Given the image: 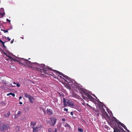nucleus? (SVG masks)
Segmentation results:
<instances>
[{"label": "nucleus", "instance_id": "nucleus-5", "mask_svg": "<svg viewBox=\"0 0 132 132\" xmlns=\"http://www.w3.org/2000/svg\"><path fill=\"white\" fill-rule=\"evenodd\" d=\"M24 96L26 98H28L29 101L31 103H33V101L35 99V98L33 97L32 96L30 95H29L26 93L24 94Z\"/></svg>", "mask_w": 132, "mask_h": 132}, {"label": "nucleus", "instance_id": "nucleus-2", "mask_svg": "<svg viewBox=\"0 0 132 132\" xmlns=\"http://www.w3.org/2000/svg\"><path fill=\"white\" fill-rule=\"evenodd\" d=\"M63 104L64 107L68 106L71 108H73L74 106V103L73 101L67 99L65 100L64 98H63Z\"/></svg>", "mask_w": 132, "mask_h": 132}, {"label": "nucleus", "instance_id": "nucleus-16", "mask_svg": "<svg viewBox=\"0 0 132 132\" xmlns=\"http://www.w3.org/2000/svg\"><path fill=\"white\" fill-rule=\"evenodd\" d=\"M114 132H120V130L118 129H114Z\"/></svg>", "mask_w": 132, "mask_h": 132}, {"label": "nucleus", "instance_id": "nucleus-24", "mask_svg": "<svg viewBox=\"0 0 132 132\" xmlns=\"http://www.w3.org/2000/svg\"><path fill=\"white\" fill-rule=\"evenodd\" d=\"M106 110H107V111H108V113L109 114H110V113H109V111H110V110H109V109H108V108H107V109H106Z\"/></svg>", "mask_w": 132, "mask_h": 132}, {"label": "nucleus", "instance_id": "nucleus-4", "mask_svg": "<svg viewBox=\"0 0 132 132\" xmlns=\"http://www.w3.org/2000/svg\"><path fill=\"white\" fill-rule=\"evenodd\" d=\"M113 120L114 121L116 122L117 123V125L116 123L114 122H113L111 123V126L114 129H117V127L120 128L119 125V122H120L114 117H113Z\"/></svg>", "mask_w": 132, "mask_h": 132}, {"label": "nucleus", "instance_id": "nucleus-15", "mask_svg": "<svg viewBox=\"0 0 132 132\" xmlns=\"http://www.w3.org/2000/svg\"><path fill=\"white\" fill-rule=\"evenodd\" d=\"M10 95H12L13 97H14L15 96V95L14 93H10L9 94H7V96H9Z\"/></svg>", "mask_w": 132, "mask_h": 132}, {"label": "nucleus", "instance_id": "nucleus-13", "mask_svg": "<svg viewBox=\"0 0 132 132\" xmlns=\"http://www.w3.org/2000/svg\"><path fill=\"white\" fill-rule=\"evenodd\" d=\"M10 54H11L10 53L9 54L7 53L6 55V56L7 57H8L9 58H10V59L11 60H14L10 56Z\"/></svg>", "mask_w": 132, "mask_h": 132}, {"label": "nucleus", "instance_id": "nucleus-38", "mask_svg": "<svg viewBox=\"0 0 132 132\" xmlns=\"http://www.w3.org/2000/svg\"><path fill=\"white\" fill-rule=\"evenodd\" d=\"M22 38V39H23V37H21Z\"/></svg>", "mask_w": 132, "mask_h": 132}, {"label": "nucleus", "instance_id": "nucleus-34", "mask_svg": "<svg viewBox=\"0 0 132 132\" xmlns=\"http://www.w3.org/2000/svg\"><path fill=\"white\" fill-rule=\"evenodd\" d=\"M22 98V97H21V96H20V97H19V99H21V98Z\"/></svg>", "mask_w": 132, "mask_h": 132}, {"label": "nucleus", "instance_id": "nucleus-29", "mask_svg": "<svg viewBox=\"0 0 132 132\" xmlns=\"http://www.w3.org/2000/svg\"><path fill=\"white\" fill-rule=\"evenodd\" d=\"M70 113L72 116H73V113L72 112H71Z\"/></svg>", "mask_w": 132, "mask_h": 132}, {"label": "nucleus", "instance_id": "nucleus-1", "mask_svg": "<svg viewBox=\"0 0 132 132\" xmlns=\"http://www.w3.org/2000/svg\"><path fill=\"white\" fill-rule=\"evenodd\" d=\"M22 59L25 60V62H26L27 64H28L31 67H35L40 70H42L46 71H47L48 70H52L51 68H49L48 67L45 66L44 64H38L36 62L31 63L27 60H25L23 59Z\"/></svg>", "mask_w": 132, "mask_h": 132}, {"label": "nucleus", "instance_id": "nucleus-32", "mask_svg": "<svg viewBox=\"0 0 132 132\" xmlns=\"http://www.w3.org/2000/svg\"><path fill=\"white\" fill-rule=\"evenodd\" d=\"M19 104H22V102H20V103H19Z\"/></svg>", "mask_w": 132, "mask_h": 132}, {"label": "nucleus", "instance_id": "nucleus-14", "mask_svg": "<svg viewBox=\"0 0 132 132\" xmlns=\"http://www.w3.org/2000/svg\"><path fill=\"white\" fill-rule=\"evenodd\" d=\"M13 84H16L17 87H19L20 86V84L18 82H17L16 83H15V82H13Z\"/></svg>", "mask_w": 132, "mask_h": 132}, {"label": "nucleus", "instance_id": "nucleus-18", "mask_svg": "<svg viewBox=\"0 0 132 132\" xmlns=\"http://www.w3.org/2000/svg\"><path fill=\"white\" fill-rule=\"evenodd\" d=\"M0 11L1 12H2V13L3 12H4V9L3 8H1L0 9Z\"/></svg>", "mask_w": 132, "mask_h": 132}, {"label": "nucleus", "instance_id": "nucleus-23", "mask_svg": "<svg viewBox=\"0 0 132 132\" xmlns=\"http://www.w3.org/2000/svg\"><path fill=\"white\" fill-rule=\"evenodd\" d=\"M109 112L110 113V114H109L111 116L112 115V113L110 111H109Z\"/></svg>", "mask_w": 132, "mask_h": 132}, {"label": "nucleus", "instance_id": "nucleus-41", "mask_svg": "<svg viewBox=\"0 0 132 132\" xmlns=\"http://www.w3.org/2000/svg\"><path fill=\"white\" fill-rule=\"evenodd\" d=\"M51 75V76H52V75Z\"/></svg>", "mask_w": 132, "mask_h": 132}, {"label": "nucleus", "instance_id": "nucleus-26", "mask_svg": "<svg viewBox=\"0 0 132 132\" xmlns=\"http://www.w3.org/2000/svg\"><path fill=\"white\" fill-rule=\"evenodd\" d=\"M9 86H11H11L14 87V86H15V85H13L11 84H10L9 85Z\"/></svg>", "mask_w": 132, "mask_h": 132}, {"label": "nucleus", "instance_id": "nucleus-3", "mask_svg": "<svg viewBox=\"0 0 132 132\" xmlns=\"http://www.w3.org/2000/svg\"><path fill=\"white\" fill-rule=\"evenodd\" d=\"M54 72H53L52 73L51 72H49L52 73L54 75L55 74L56 75V73H58L59 74L61 75H62V76L64 78H63V79L67 82L68 83H70L71 82L72 80L71 78L65 75H64L62 73L58 71L54 70Z\"/></svg>", "mask_w": 132, "mask_h": 132}, {"label": "nucleus", "instance_id": "nucleus-17", "mask_svg": "<svg viewBox=\"0 0 132 132\" xmlns=\"http://www.w3.org/2000/svg\"><path fill=\"white\" fill-rule=\"evenodd\" d=\"M5 13L4 12H0V15L2 16H4L5 14Z\"/></svg>", "mask_w": 132, "mask_h": 132}, {"label": "nucleus", "instance_id": "nucleus-6", "mask_svg": "<svg viewBox=\"0 0 132 132\" xmlns=\"http://www.w3.org/2000/svg\"><path fill=\"white\" fill-rule=\"evenodd\" d=\"M83 91L85 92L84 90ZM84 93L85 96L82 95V97L84 98L85 99H89L91 100H93V98L92 96L86 93L85 92H84Z\"/></svg>", "mask_w": 132, "mask_h": 132}, {"label": "nucleus", "instance_id": "nucleus-22", "mask_svg": "<svg viewBox=\"0 0 132 132\" xmlns=\"http://www.w3.org/2000/svg\"><path fill=\"white\" fill-rule=\"evenodd\" d=\"M1 30H3L4 31V32H5V33H6V32H8V30H3V29H1Z\"/></svg>", "mask_w": 132, "mask_h": 132}, {"label": "nucleus", "instance_id": "nucleus-9", "mask_svg": "<svg viewBox=\"0 0 132 132\" xmlns=\"http://www.w3.org/2000/svg\"><path fill=\"white\" fill-rule=\"evenodd\" d=\"M47 113L48 115H50L52 114L53 113L51 110L49 109L47 110Z\"/></svg>", "mask_w": 132, "mask_h": 132}, {"label": "nucleus", "instance_id": "nucleus-19", "mask_svg": "<svg viewBox=\"0 0 132 132\" xmlns=\"http://www.w3.org/2000/svg\"><path fill=\"white\" fill-rule=\"evenodd\" d=\"M52 129L51 128H50L48 130V131L49 132H52Z\"/></svg>", "mask_w": 132, "mask_h": 132}, {"label": "nucleus", "instance_id": "nucleus-28", "mask_svg": "<svg viewBox=\"0 0 132 132\" xmlns=\"http://www.w3.org/2000/svg\"><path fill=\"white\" fill-rule=\"evenodd\" d=\"M6 20L7 21H9L10 22L11 21V20H9L8 19H6Z\"/></svg>", "mask_w": 132, "mask_h": 132}, {"label": "nucleus", "instance_id": "nucleus-25", "mask_svg": "<svg viewBox=\"0 0 132 132\" xmlns=\"http://www.w3.org/2000/svg\"><path fill=\"white\" fill-rule=\"evenodd\" d=\"M64 111H66L67 112L68 111V110L67 109V108H64Z\"/></svg>", "mask_w": 132, "mask_h": 132}, {"label": "nucleus", "instance_id": "nucleus-27", "mask_svg": "<svg viewBox=\"0 0 132 132\" xmlns=\"http://www.w3.org/2000/svg\"><path fill=\"white\" fill-rule=\"evenodd\" d=\"M7 39L9 41H10L11 40V39L9 37H7Z\"/></svg>", "mask_w": 132, "mask_h": 132}, {"label": "nucleus", "instance_id": "nucleus-31", "mask_svg": "<svg viewBox=\"0 0 132 132\" xmlns=\"http://www.w3.org/2000/svg\"><path fill=\"white\" fill-rule=\"evenodd\" d=\"M57 130L56 129H55V132H57Z\"/></svg>", "mask_w": 132, "mask_h": 132}, {"label": "nucleus", "instance_id": "nucleus-37", "mask_svg": "<svg viewBox=\"0 0 132 132\" xmlns=\"http://www.w3.org/2000/svg\"><path fill=\"white\" fill-rule=\"evenodd\" d=\"M92 95L93 96H94V95L92 94Z\"/></svg>", "mask_w": 132, "mask_h": 132}, {"label": "nucleus", "instance_id": "nucleus-30", "mask_svg": "<svg viewBox=\"0 0 132 132\" xmlns=\"http://www.w3.org/2000/svg\"><path fill=\"white\" fill-rule=\"evenodd\" d=\"M62 120L63 121H65V119L64 118H63L62 119Z\"/></svg>", "mask_w": 132, "mask_h": 132}, {"label": "nucleus", "instance_id": "nucleus-10", "mask_svg": "<svg viewBox=\"0 0 132 132\" xmlns=\"http://www.w3.org/2000/svg\"><path fill=\"white\" fill-rule=\"evenodd\" d=\"M2 127H3L2 129V128H0V129L2 130H5L7 129V127L6 126H5V125H4V126H3Z\"/></svg>", "mask_w": 132, "mask_h": 132}, {"label": "nucleus", "instance_id": "nucleus-11", "mask_svg": "<svg viewBox=\"0 0 132 132\" xmlns=\"http://www.w3.org/2000/svg\"><path fill=\"white\" fill-rule=\"evenodd\" d=\"M33 131L34 132L37 131L39 129V128L38 127H34L33 128Z\"/></svg>", "mask_w": 132, "mask_h": 132}, {"label": "nucleus", "instance_id": "nucleus-21", "mask_svg": "<svg viewBox=\"0 0 132 132\" xmlns=\"http://www.w3.org/2000/svg\"><path fill=\"white\" fill-rule=\"evenodd\" d=\"M65 126L66 127H69V128H70V126L67 123L65 125Z\"/></svg>", "mask_w": 132, "mask_h": 132}, {"label": "nucleus", "instance_id": "nucleus-40", "mask_svg": "<svg viewBox=\"0 0 132 132\" xmlns=\"http://www.w3.org/2000/svg\"><path fill=\"white\" fill-rule=\"evenodd\" d=\"M1 42L2 43H3L2 42V41H1Z\"/></svg>", "mask_w": 132, "mask_h": 132}, {"label": "nucleus", "instance_id": "nucleus-20", "mask_svg": "<svg viewBox=\"0 0 132 132\" xmlns=\"http://www.w3.org/2000/svg\"><path fill=\"white\" fill-rule=\"evenodd\" d=\"M78 130L80 132H83V129L81 128H79Z\"/></svg>", "mask_w": 132, "mask_h": 132}, {"label": "nucleus", "instance_id": "nucleus-39", "mask_svg": "<svg viewBox=\"0 0 132 132\" xmlns=\"http://www.w3.org/2000/svg\"><path fill=\"white\" fill-rule=\"evenodd\" d=\"M67 85V87H68V85Z\"/></svg>", "mask_w": 132, "mask_h": 132}, {"label": "nucleus", "instance_id": "nucleus-12", "mask_svg": "<svg viewBox=\"0 0 132 132\" xmlns=\"http://www.w3.org/2000/svg\"><path fill=\"white\" fill-rule=\"evenodd\" d=\"M10 115V112H8L7 113L5 114L4 116L5 117H7L9 116Z\"/></svg>", "mask_w": 132, "mask_h": 132}, {"label": "nucleus", "instance_id": "nucleus-8", "mask_svg": "<svg viewBox=\"0 0 132 132\" xmlns=\"http://www.w3.org/2000/svg\"><path fill=\"white\" fill-rule=\"evenodd\" d=\"M119 124L120 125H121L122 127H123L126 130H127L128 132H129V130H128L127 129V127L124 124H123V123H122L120 122H119Z\"/></svg>", "mask_w": 132, "mask_h": 132}, {"label": "nucleus", "instance_id": "nucleus-35", "mask_svg": "<svg viewBox=\"0 0 132 132\" xmlns=\"http://www.w3.org/2000/svg\"><path fill=\"white\" fill-rule=\"evenodd\" d=\"M96 101H97L98 102H99V100L97 98V99H96Z\"/></svg>", "mask_w": 132, "mask_h": 132}, {"label": "nucleus", "instance_id": "nucleus-7", "mask_svg": "<svg viewBox=\"0 0 132 132\" xmlns=\"http://www.w3.org/2000/svg\"><path fill=\"white\" fill-rule=\"evenodd\" d=\"M56 121V119L55 118L52 117L50 118V122H51V123L50 122L49 123L52 126H54L55 124Z\"/></svg>", "mask_w": 132, "mask_h": 132}, {"label": "nucleus", "instance_id": "nucleus-36", "mask_svg": "<svg viewBox=\"0 0 132 132\" xmlns=\"http://www.w3.org/2000/svg\"><path fill=\"white\" fill-rule=\"evenodd\" d=\"M4 54H5V55H6V54L7 53H5V52H4Z\"/></svg>", "mask_w": 132, "mask_h": 132}, {"label": "nucleus", "instance_id": "nucleus-33", "mask_svg": "<svg viewBox=\"0 0 132 132\" xmlns=\"http://www.w3.org/2000/svg\"><path fill=\"white\" fill-rule=\"evenodd\" d=\"M13 40L11 41V44H12L13 43Z\"/></svg>", "mask_w": 132, "mask_h": 132}]
</instances>
